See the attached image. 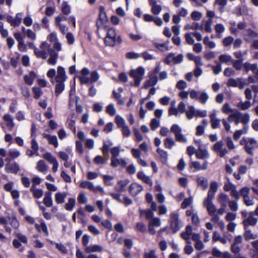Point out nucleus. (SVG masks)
I'll list each match as a JSON object with an SVG mask.
<instances>
[{
  "instance_id": "nucleus-1",
  "label": "nucleus",
  "mask_w": 258,
  "mask_h": 258,
  "mask_svg": "<svg viewBox=\"0 0 258 258\" xmlns=\"http://www.w3.org/2000/svg\"><path fill=\"white\" fill-rule=\"evenodd\" d=\"M26 45L29 48L34 50V53L37 58L42 59H45L47 58L48 53L46 49L50 47V45L47 42H42L40 45L39 48L36 47L35 44L31 42H28Z\"/></svg>"
},
{
  "instance_id": "nucleus-2",
  "label": "nucleus",
  "mask_w": 258,
  "mask_h": 258,
  "mask_svg": "<svg viewBox=\"0 0 258 258\" xmlns=\"http://www.w3.org/2000/svg\"><path fill=\"white\" fill-rule=\"evenodd\" d=\"M240 144L243 146L244 151L250 155H253V150L258 146L257 141L253 138L243 137L240 141Z\"/></svg>"
},
{
  "instance_id": "nucleus-3",
  "label": "nucleus",
  "mask_w": 258,
  "mask_h": 258,
  "mask_svg": "<svg viewBox=\"0 0 258 258\" xmlns=\"http://www.w3.org/2000/svg\"><path fill=\"white\" fill-rule=\"evenodd\" d=\"M161 69V66L159 63H158L154 70L149 73V80L145 82L144 84L145 89L154 86L158 83L159 79L157 74L159 73Z\"/></svg>"
},
{
  "instance_id": "nucleus-4",
  "label": "nucleus",
  "mask_w": 258,
  "mask_h": 258,
  "mask_svg": "<svg viewBox=\"0 0 258 258\" xmlns=\"http://www.w3.org/2000/svg\"><path fill=\"white\" fill-rule=\"evenodd\" d=\"M241 216L243 218L242 224L244 229L249 226H254L257 223V219L254 217L252 212H247L246 210L241 212Z\"/></svg>"
},
{
  "instance_id": "nucleus-5",
  "label": "nucleus",
  "mask_w": 258,
  "mask_h": 258,
  "mask_svg": "<svg viewBox=\"0 0 258 258\" xmlns=\"http://www.w3.org/2000/svg\"><path fill=\"white\" fill-rule=\"evenodd\" d=\"M104 30L106 32V36L104 38V42L106 45L113 46L116 40V33L115 29L107 26L104 27Z\"/></svg>"
},
{
  "instance_id": "nucleus-6",
  "label": "nucleus",
  "mask_w": 258,
  "mask_h": 258,
  "mask_svg": "<svg viewBox=\"0 0 258 258\" xmlns=\"http://www.w3.org/2000/svg\"><path fill=\"white\" fill-rule=\"evenodd\" d=\"M145 70L142 67H140L137 69H133L131 71L130 75L135 80V86L139 87L145 75Z\"/></svg>"
},
{
  "instance_id": "nucleus-7",
  "label": "nucleus",
  "mask_w": 258,
  "mask_h": 258,
  "mask_svg": "<svg viewBox=\"0 0 258 258\" xmlns=\"http://www.w3.org/2000/svg\"><path fill=\"white\" fill-rule=\"evenodd\" d=\"M171 228L174 233L176 232L182 226L181 222L179 219V214L176 212H172L170 215Z\"/></svg>"
},
{
  "instance_id": "nucleus-8",
  "label": "nucleus",
  "mask_w": 258,
  "mask_h": 258,
  "mask_svg": "<svg viewBox=\"0 0 258 258\" xmlns=\"http://www.w3.org/2000/svg\"><path fill=\"white\" fill-rule=\"evenodd\" d=\"M170 131L174 134L175 139L177 142L186 143L187 139L182 134V129L178 125L176 124H173Z\"/></svg>"
},
{
  "instance_id": "nucleus-9",
  "label": "nucleus",
  "mask_w": 258,
  "mask_h": 258,
  "mask_svg": "<svg viewBox=\"0 0 258 258\" xmlns=\"http://www.w3.org/2000/svg\"><path fill=\"white\" fill-rule=\"evenodd\" d=\"M183 55L182 54H179L176 56L174 53H170L164 59V62L168 65H171L172 63H180L183 61Z\"/></svg>"
},
{
  "instance_id": "nucleus-10",
  "label": "nucleus",
  "mask_w": 258,
  "mask_h": 258,
  "mask_svg": "<svg viewBox=\"0 0 258 258\" xmlns=\"http://www.w3.org/2000/svg\"><path fill=\"white\" fill-rule=\"evenodd\" d=\"M212 150L220 157L223 158L228 154V150L224 147V143L222 141L216 142L213 146Z\"/></svg>"
},
{
  "instance_id": "nucleus-11",
  "label": "nucleus",
  "mask_w": 258,
  "mask_h": 258,
  "mask_svg": "<svg viewBox=\"0 0 258 258\" xmlns=\"http://www.w3.org/2000/svg\"><path fill=\"white\" fill-rule=\"evenodd\" d=\"M227 85L228 87H238L240 89H242L246 86V82L243 78H230L228 80Z\"/></svg>"
},
{
  "instance_id": "nucleus-12",
  "label": "nucleus",
  "mask_w": 258,
  "mask_h": 258,
  "mask_svg": "<svg viewBox=\"0 0 258 258\" xmlns=\"http://www.w3.org/2000/svg\"><path fill=\"white\" fill-rule=\"evenodd\" d=\"M79 80L82 84H88L90 82L94 83L97 82L99 78V75L97 71H92L90 74V78H88L87 76H80Z\"/></svg>"
},
{
  "instance_id": "nucleus-13",
  "label": "nucleus",
  "mask_w": 258,
  "mask_h": 258,
  "mask_svg": "<svg viewBox=\"0 0 258 258\" xmlns=\"http://www.w3.org/2000/svg\"><path fill=\"white\" fill-rule=\"evenodd\" d=\"M67 79L66 71L61 66L57 68V72L54 78V81H51V83L54 82H65Z\"/></svg>"
},
{
  "instance_id": "nucleus-14",
  "label": "nucleus",
  "mask_w": 258,
  "mask_h": 258,
  "mask_svg": "<svg viewBox=\"0 0 258 258\" xmlns=\"http://www.w3.org/2000/svg\"><path fill=\"white\" fill-rule=\"evenodd\" d=\"M213 199L206 198L203 202V206L206 208L209 215L216 213L217 208L213 203Z\"/></svg>"
},
{
  "instance_id": "nucleus-15",
  "label": "nucleus",
  "mask_w": 258,
  "mask_h": 258,
  "mask_svg": "<svg viewBox=\"0 0 258 258\" xmlns=\"http://www.w3.org/2000/svg\"><path fill=\"white\" fill-rule=\"evenodd\" d=\"M46 50H47L50 56L47 60V63L50 65H55L58 56V53L56 52L53 49L49 47L46 49Z\"/></svg>"
},
{
  "instance_id": "nucleus-16",
  "label": "nucleus",
  "mask_w": 258,
  "mask_h": 258,
  "mask_svg": "<svg viewBox=\"0 0 258 258\" xmlns=\"http://www.w3.org/2000/svg\"><path fill=\"white\" fill-rule=\"evenodd\" d=\"M196 182L198 187L203 190H205L208 186V180L204 176L197 175L196 177Z\"/></svg>"
},
{
  "instance_id": "nucleus-17",
  "label": "nucleus",
  "mask_w": 258,
  "mask_h": 258,
  "mask_svg": "<svg viewBox=\"0 0 258 258\" xmlns=\"http://www.w3.org/2000/svg\"><path fill=\"white\" fill-rule=\"evenodd\" d=\"M5 170L7 173L16 174L19 171L20 168L17 162L7 163L5 166Z\"/></svg>"
},
{
  "instance_id": "nucleus-18",
  "label": "nucleus",
  "mask_w": 258,
  "mask_h": 258,
  "mask_svg": "<svg viewBox=\"0 0 258 258\" xmlns=\"http://www.w3.org/2000/svg\"><path fill=\"white\" fill-rule=\"evenodd\" d=\"M218 189V183L216 181H212L210 184L209 189L208 192L207 198L214 199L215 194Z\"/></svg>"
},
{
  "instance_id": "nucleus-19",
  "label": "nucleus",
  "mask_w": 258,
  "mask_h": 258,
  "mask_svg": "<svg viewBox=\"0 0 258 258\" xmlns=\"http://www.w3.org/2000/svg\"><path fill=\"white\" fill-rule=\"evenodd\" d=\"M143 189V186L137 183H133L129 187V191L133 196H137Z\"/></svg>"
},
{
  "instance_id": "nucleus-20",
  "label": "nucleus",
  "mask_w": 258,
  "mask_h": 258,
  "mask_svg": "<svg viewBox=\"0 0 258 258\" xmlns=\"http://www.w3.org/2000/svg\"><path fill=\"white\" fill-rule=\"evenodd\" d=\"M3 119L5 122L6 125L7 126L9 131H12L15 126V123L13 117L9 114H6L4 115Z\"/></svg>"
},
{
  "instance_id": "nucleus-21",
  "label": "nucleus",
  "mask_w": 258,
  "mask_h": 258,
  "mask_svg": "<svg viewBox=\"0 0 258 258\" xmlns=\"http://www.w3.org/2000/svg\"><path fill=\"white\" fill-rule=\"evenodd\" d=\"M8 157L5 159L6 162L10 161L11 159H15L21 156V153L16 149H11L8 151Z\"/></svg>"
},
{
  "instance_id": "nucleus-22",
  "label": "nucleus",
  "mask_w": 258,
  "mask_h": 258,
  "mask_svg": "<svg viewBox=\"0 0 258 258\" xmlns=\"http://www.w3.org/2000/svg\"><path fill=\"white\" fill-rule=\"evenodd\" d=\"M42 137L47 139L48 143L50 145L54 146V147L57 148L58 146V140L56 136H51L46 133L42 134Z\"/></svg>"
},
{
  "instance_id": "nucleus-23",
  "label": "nucleus",
  "mask_w": 258,
  "mask_h": 258,
  "mask_svg": "<svg viewBox=\"0 0 258 258\" xmlns=\"http://www.w3.org/2000/svg\"><path fill=\"white\" fill-rule=\"evenodd\" d=\"M244 39L249 42L252 38L258 37V34L250 29H247L244 31Z\"/></svg>"
},
{
  "instance_id": "nucleus-24",
  "label": "nucleus",
  "mask_w": 258,
  "mask_h": 258,
  "mask_svg": "<svg viewBox=\"0 0 258 258\" xmlns=\"http://www.w3.org/2000/svg\"><path fill=\"white\" fill-rule=\"evenodd\" d=\"M217 200L222 207H226L227 204L229 202V198L226 194L221 193L218 195Z\"/></svg>"
},
{
  "instance_id": "nucleus-25",
  "label": "nucleus",
  "mask_w": 258,
  "mask_h": 258,
  "mask_svg": "<svg viewBox=\"0 0 258 258\" xmlns=\"http://www.w3.org/2000/svg\"><path fill=\"white\" fill-rule=\"evenodd\" d=\"M211 127L213 129L220 127V120L216 116V114L213 113L210 115Z\"/></svg>"
},
{
  "instance_id": "nucleus-26",
  "label": "nucleus",
  "mask_w": 258,
  "mask_h": 258,
  "mask_svg": "<svg viewBox=\"0 0 258 258\" xmlns=\"http://www.w3.org/2000/svg\"><path fill=\"white\" fill-rule=\"evenodd\" d=\"M36 169L39 172L45 174L48 171V167L44 161L40 160L37 162Z\"/></svg>"
},
{
  "instance_id": "nucleus-27",
  "label": "nucleus",
  "mask_w": 258,
  "mask_h": 258,
  "mask_svg": "<svg viewBox=\"0 0 258 258\" xmlns=\"http://www.w3.org/2000/svg\"><path fill=\"white\" fill-rule=\"evenodd\" d=\"M43 202L47 207H50L53 205L52 194L50 191H46L44 194Z\"/></svg>"
},
{
  "instance_id": "nucleus-28",
  "label": "nucleus",
  "mask_w": 258,
  "mask_h": 258,
  "mask_svg": "<svg viewBox=\"0 0 258 258\" xmlns=\"http://www.w3.org/2000/svg\"><path fill=\"white\" fill-rule=\"evenodd\" d=\"M196 157L199 159H207L210 157L209 153L207 149H202L199 148L198 151L196 153Z\"/></svg>"
},
{
  "instance_id": "nucleus-29",
  "label": "nucleus",
  "mask_w": 258,
  "mask_h": 258,
  "mask_svg": "<svg viewBox=\"0 0 258 258\" xmlns=\"http://www.w3.org/2000/svg\"><path fill=\"white\" fill-rule=\"evenodd\" d=\"M128 183L129 181L126 179L119 181L115 186V190L119 192H124L125 191V187Z\"/></svg>"
},
{
  "instance_id": "nucleus-30",
  "label": "nucleus",
  "mask_w": 258,
  "mask_h": 258,
  "mask_svg": "<svg viewBox=\"0 0 258 258\" xmlns=\"http://www.w3.org/2000/svg\"><path fill=\"white\" fill-rule=\"evenodd\" d=\"M248 130V126L245 125L242 130L236 131L233 136V139L235 141H237L243 134H245L247 133Z\"/></svg>"
},
{
  "instance_id": "nucleus-31",
  "label": "nucleus",
  "mask_w": 258,
  "mask_h": 258,
  "mask_svg": "<svg viewBox=\"0 0 258 258\" xmlns=\"http://www.w3.org/2000/svg\"><path fill=\"white\" fill-rule=\"evenodd\" d=\"M67 194L65 192H57L55 194V201L57 204H63L67 197Z\"/></svg>"
},
{
  "instance_id": "nucleus-32",
  "label": "nucleus",
  "mask_w": 258,
  "mask_h": 258,
  "mask_svg": "<svg viewBox=\"0 0 258 258\" xmlns=\"http://www.w3.org/2000/svg\"><path fill=\"white\" fill-rule=\"evenodd\" d=\"M103 251V247L99 245L94 244L91 245L89 246H87L85 251L88 253L92 252H101Z\"/></svg>"
},
{
  "instance_id": "nucleus-33",
  "label": "nucleus",
  "mask_w": 258,
  "mask_h": 258,
  "mask_svg": "<svg viewBox=\"0 0 258 258\" xmlns=\"http://www.w3.org/2000/svg\"><path fill=\"white\" fill-rule=\"evenodd\" d=\"M228 251L222 252L218 248L214 247L212 250V254L214 256L220 257V258H227Z\"/></svg>"
},
{
  "instance_id": "nucleus-34",
  "label": "nucleus",
  "mask_w": 258,
  "mask_h": 258,
  "mask_svg": "<svg viewBox=\"0 0 258 258\" xmlns=\"http://www.w3.org/2000/svg\"><path fill=\"white\" fill-rule=\"evenodd\" d=\"M36 78V74L34 72H31L28 75H25L24 80L28 85H32L34 79Z\"/></svg>"
},
{
  "instance_id": "nucleus-35",
  "label": "nucleus",
  "mask_w": 258,
  "mask_h": 258,
  "mask_svg": "<svg viewBox=\"0 0 258 258\" xmlns=\"http://www.w3.org/2000/svg\"><path fill=\"white\" fill-rule=\"evenodd\" d=\"M169 42L168 40H167L165 43H159L154 42H153V45L159 50L164 52V51H167L169 50V48H168Z\"/></svg>"
},
{
  "instance_id": "nucleus-36",
  "label": "nucleus",
  "mask_w": 258,
  "mask_h": 258,
  "mask_svg": "<svg viewBox=\"0 0 258 258\" xmlns=\"http://www.w3.org/2000/svg\"><path fill=\"white\" fill-rule=\"evenodd\" d=\"M137 177L145 183L152 185V181L149 176L146 175L143 171H140L137 174Z\"/></svg>"
},
{
  "instance_id": "nucleus-37",
  "label": "nucleus",
  "mask_w": 258,
  "mask_h": 258,
  "mask_svg": "<svg viewBox=\"0 0 258 258\" xmlns=\"http://www.w3.org/2000/svg\"><path fill=\"white\" fill-rule=\"evenodd\" d=\"M35 228L38 232H41V231H42L45 233V235H48L49 232L47 225L43 221H42L40 224H35Z\"/></svg>"
},
{
  "instance_id": "nucleus-38",
  "label": "nucleus",
  "mask_w": 258,
  "mask_h": 258,
  "mask_svg": "<svg viewBox=\"0 0 258 258\" xmlns=\"http://www.w3.org/2000/svg\"><path fill=\"white\" fill-rule=\"evenodd\" d=\"M212 239L214 241H219L224 244H226L227 242V239L225 237H222L220 233L216 231L213 232Z\"/></svg>"
},
{
  "instance_id": "nucleus-39",
  "label": "nucleus",
  "mask_w": 258,
  "mask_h": 258,
  "mask_svg": "<svg viewBox=\"0 0 258 258\" xmlns=\"http://www.w3.org/2000/svg\"><path fill=\"white\" fill-rule=\"evenodd\" d=\"M79 186L81 188H88L91 191L95 190V186L93 183L89 181H82L80 182Z\"/></svg>"
},
{
  "instance_id": "nucleus-40",
  "label": "nucleus",
  "mask_w": 258,
  "mask_h": 258,
  "mask_svg": "<svg viewBox=\"0 0 258 258\" xmlns=\"http://www.w3.org/2000/svg\"><path fill=\"white\" fill-rule=\"evenodd\" d=\"M244 236L246 240H250L251 239H255L258 237L257 234L252 233L251 231L246 228L244 229Z\"/></svg>"
},
{
  "instance_id": "nucleus-41",
  "label": "nucleus",
  "mask_w": 258,
  "mask_h": 258,
  "mask_svg": "<svg viewBox=\"0 0 258 258\" xmlns=\"http://www.w3.org/2000/svg\"><path fill=\"white\" fill-rule=\"evenodd\" d=\"M30 191L32 192L34 198L39 199L43 195V191L41 189L36 188L34 185H32L30 188Z\"/></svg>"
},
{
  "instance_id": "nucleus-42",
  "label": "nucleus",
  "mask_w": 258,
  "mask_h": 258,
  "mask_svg": "<svg viewBox=\"0 0 258 258\" xmlns=\"http://www.w3.org/2000/svg\"><path fill=\"white\" fill-rule=\"evenodd\" d=\"M140 214L141 216L145 215L146 219L149 221L150 220L154 218V212L151 211L150 209L148 210H140Z\"/></svg>"
},
{
  "instance_id": "nucleus-43",
  "label": "nucleus",
  "mask_w": 258,
  "mask_h": 258,
  "mask_svg": "<svg viewBox=\"0 0 258 258\" xmlns=\"http://www.w3.org/2000/svg\"><path fill=\"white\" fill-rule=\"evenodd\" d=\"M184 30H203V25H200L198 23H192L191 25L190 24H187L184 27Z\"/></svg>"
},
{
  "instance_id": "nucleus-44",
  "label": "nucleus",
  "mask_w": 258,
  "mask_h": 258,
  "mask_svg": "<svg viewBox=\"0 0 258 258\" xmlns=\"http://www.w3.org/2000/svg\"><path fill=\"white\" fill-rule=\"evenodd\" d=\"M56 84L55 87V94L56 96L59 95L65 88L64 82H55Z\"/></svg>"
},
{
  "instance_id": "nucleus-45",
  "label": "nucleus",
  "mask_w": 258,
  "mask_h": 258,
  "mask_svg": "<svg viewBox=\"0 0 258 258\" xmlns=\"http://www.w3.org/2000/svg\"><path fill=\"white\" fill-rule=\"evenodd\" d=\"M157 152L160 156V160L163 163H165L168 160V154L166 151H165L163 149L158 148Z\"/></svg>"
},
{
  "instance_id": "nucleus-46",
  "label": "nucleus",
  "mask_w": 258,
  "mask_h": 258,
  "mask_svg": "<svg viewBox=\"0 0 258 258\" xmlns=\"http://www.w3.org/2000/svg\"><path fill=\"white\" fill-rule=\"evenodd\" d=\"M251 106L250 100H246L244 102L240 101L238 103L237 106L242 110H245L249 109Z\"/></svg>"
},
{
  "instance_id": "nucleus-47",
  "label": "nucleus",
  "mask_w": 258,
  "mask_h": 258,
  "mask_svg": "<svg viewBox=\"0 0 258 258\" xmlns=\"http://www.w3.org/2000/svg\"><path fill=\"white\" fill-rule=\"evenodd\" d=\"M219 60L220 63H227L228 64L229 63L232 62V56L228 54H222L219 56Z\"/></svg>"
},
{
  "instance_id": "nucleus-48",
  "label": "nucleus",
  "mask_w": 258,
  "mask_h": 258,
  "mask_svg": "<svg viewBox=\"0 0 258 258\" xmlns=\"http://www.w3.org/2000/svg\"><path fill=\"white\" fill-rule=\"evenodd\" d=\"M186 117L188 119H192L196 116V110L193 106H189L188 110L185 112Z\"/></svg>"
},
{
  "instance_id": "nucleus-49",
  "label": "nucleus",
  "mask_w": 258,
  "mask_h": 258,
  "mask_svg": "<svg viewBox=\"0 0 258 258\" xmlns=\"http://www.w3.org/2000/svg\"><path fill=\"white\" fill-rule=\"evenodd\" d=\"M164 145L166 148L171 149L175 145V143L172 138L168 137L165 139Z\"/></svg>"
},
{
  "instance_id": "nucleus-50",
  "label": "nucleus",
  "mask_w": 258,
  "mask_h": 258,
  "mask_svg": "<svg viewBox=\"0 0 258 258\" xmlns=\"http://www.w3.org/2000/svg\"><path fill=\"white\" fill-rule=\"evenodd\" d=\"M240 122L245 125H248L247 124L250 120V115L247 113H243L241 112L240 114Z\"/></svg>"
},
{
  "instance_id": "nucleus-51",
  "label": "nucleus",
  "mask_w": 258,
  "mask_h": 258,
  "mask_svg": "<svg viewBox=\"0 0 258 258\" xmlns=\"http://www.w3.org/2000/svg\"><path fill=\"white\" fill-rule=\"evenodd\" d=\"M241 112L239 111L237 109H234L233 112L230 113L227 117V120L229 122H232L233 120L240 116Z\"/></svg>"
},
{
  "instance_id": "nucleus-52",
  "label": "nucleus",
  "mask_w": 258,
  "mask_h": 258,
  "mask_svg": "<svg viewBox=\"0 0 258 258\" xmlns=\"http://www.w3.org/2000/svg\"><path fill=\"white\" fill-rule=\"evenodd\" d=\"M115 122L117 127L119 128H122L126 125L125 119L118 115L115 117Z\"/></svg>"
},
{
  "instance_id": "nucleus-53",
  "label": "nucleus",
  "mask_w": 258,
  "mask_h": 258,
  "mask_svg": "<svg viewBox=\"0 0 258 258\" xmlns=\"http://www.w3.org/2000/svg\"><path fill=\"white\" fill-rule=\"evenodd\" d=\"M75 204V199L70 198L68 199V203L65 204V209L68 211H72L74 208Z\"/></svg>"
},
{
  "instance_id": "nucleus-54",
  "label": "nucleus",
  "mask_w": 258,
  "mask_h": 258,
  "mask_svg": "<svg viewBox=\"0 0 258 258\" xmlns=\"http://www.w3.org/2000/svg\"><path fill=\"white\" fill-rule=\"evenodd\" d=\"M105 111L109 115L114 116L116 112L114 105L113 103H110L106 106Z\"/></svg>"
},
{
  "instance_id": "nucleus-55",
  "label": "nucleus",
  "mask_w": 258,
  "mask_h": 258,
  "mask_svg": "<svg viewBox=\"0 0 258 258\" xmlns=\"http://www.w3.org/2000/svg\"><path fill=\"white\" fill-rule=\"evenodd\" d=\"M243 61V59L232 60V64L235 70L237 71H240L241 70L242 66H243V64H242Z\"/></svg>"
},
{
  "instance_id": "nucleus-56",
  "label": "nucleus",
  "mask_w": 258,
  "mask_h": 258,
  "mask_svg": "<svg viewBox=\"0 0 258 258\" xmlns=\"http://www.w3.org/2000/svg\"><path fill=\"white\" fill-rule=\"evenodd\" d=\"M225 142L227 148L230 150H234L236 148V146L235 145L233 140L230 137H227L225 139Z\"/></svg>"
},
{
  "instance_id": "nucleus-57",
  "label": "nucleus",
  "mask_w": 258,
  "mask_h": 258,
  "mask_svg": "<svg viewBox=\"0 0 258 258\" xmlns=\"http://www.w3.org/2000/svg\"><path fill=\"white\" fill-rule=\"evenodd\" d=\"M209 95L206 92H200L198 100L202 103L205 104L209 99Z\"/></svg>"
},
{
  "instance_id": "nucleus-58",
  "label": "nucleus",
  "mask_w": 258,
  "mask_h": 258,
  "mask_svg": "<svg viewBox=\"0 0 258 258\" xmlns=\"http://www.w3.org/2000/svg\"><path fill=\"white\" fill-rule=\"evenodd\" d=\"M67 126L74 133H76L75 120L73 119H68L67 121Z\"/></svg>"
},
{
  "instance_id": "nucleus-59",
  "label": "nucleus",
  "mask_w": 258,
  "mask_h": 258,
  "mask_svg": "<svg viewBox=\"0 0 258 258\" xmlns=\"http://www.w3.org/2000/svg\"><path fill=\"white\" fill-rule=\"evenodd\" d=\"M160 125V121L159 119L153 118L150 122V127L151 130L155 131Z\"/></svg>"
},
{
  "instance_id": "nucleus-60",
  "label": "nucleus",
  "mask_w": 258,
  "mask_h": 258,
  "mask_svg": "<svg viewBox=\"0 0 258 258\" xmlns=\"http://www.w3.org/2000/svg\"><path fill=\"white\" fill-rule=\"evenodd\" d=\"M215 63L217 64L216 66H211V67L212 69L213 73L215 75H218L222 71V66L221 64L217 61H215Z\"/></svg>"
},
{
  "instance_id": "nucleus-61",
  "label": "nucleus",
  "mask_w": 258,
  "mask_h": 258,
  "mask_svg": "<svg viewBox=\"0 0 258 258\" xmlns=\"http://www.w3.org/2000/svg\"><path fill=\"white\" fill-rule=\"evenodd\" d=\"M103 180L104 183L107 185H111L113 184V180L114 177L113 176L108 175H103Z\"/></svg>"
},
{
  "instance_id": "nucleus-62",
  "label": "nucleus",
  "mask_w": 258,
  "mask_h": 258,
  "mask_svg": "<svg viewBox=\"0 0 258 258\" xmlns=\"http://www.w3.org/2000/svg\"><path fill=\"white\" fill-rule=\"evenodd\" d=\"M149 224L154 226L159 227L161 225V222L160 218L154 217L150 220Z\"/></svg>"
},
{
  "instance_id": "nucleus-63",
  "label": "nucleus",
  "mask_w": 258,
  "mask_h": 258,
  "mask_svg": "<svg viewBox=\"0 0 258 258\" xmlns=\"http://www.w3.org/2000/svg\"><path fill=\"white\" fill-rule=\"evenodd\" d=\"M234 110V109H232L228 103H225L221 108L222 112L225 114L231 113Z\"/></svg>"
},
{
  "instance_id": "nucleus-64",
  "label": "nucleus",
  "mask_w": 258,
  "mask_h": 258,
  "mask_svg": "<svg viewBox=\"0 0 258 258\" xmlns=\"http://www.w3.org/2000/svg\"><path fill=\"white\" fill-rule=\"evenodd\" d=\"M192 202V198L191 197H190L188 198L184 199L183 202L182 203L181 205V208L182 209H185L188 206H190Z\"/></svg>"
}]
</instances>
